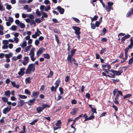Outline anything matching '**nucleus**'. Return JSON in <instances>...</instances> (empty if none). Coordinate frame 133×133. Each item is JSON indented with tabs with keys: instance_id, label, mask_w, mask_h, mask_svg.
Segmentation results:
<instances>
[{
	"instance_id": "6",
	"label": "nucleus",
	"mask_w": 133,
	"mask_h": 133,
	"mask_svg": "<svg viewBox=\"0 0 133 133\" xmlns=\"http://www.w3.org/2000/svg\"><path fill=\"white\" fill-rule=\"evenodd\" d=\"M67 60L69 62L71 63H72V62H76V60L75 58H72V56H71L70 54L68 55L67 57Z\"/></svg>"
},
{
	"instance_id": "19",
	"label": "nucleus",
	"mask_w": 133,
	"mask_h": 133,
	"mask_svg": "<svg viewBox=\"0 0 133 133\" xmlns=\"http://www.w3.org/2000/svg\"><path fill=\"white\" fill-rule=\"evenodd\" d=\"M105 9L107 12H109L111 10H113V9L112 7H111L107 5L105 7Z\"/></svg>"
},
{
	"instance_id": "37",
	"label": "nucleus",
	"mask_w": 133,
	"mask_h": 133,
	"mask_svg": "<svg viewBox=\"0 0 133 133\" xmlns=\"http://www.w3.org/2000/svg\"><path fill=\"white\" fill-rule=\"evenodd\" d=\"M76 50L75 49H72L71 51V55H71V56H74Z\"/></svg>"
},
{
	"instance_id": "63",
	"label": "nucleus",
	"mask_w": 133,
	"mask_h": 133,
	"mask_svg": "<svg viewBox=\"0 0 133 133\" xmlns=\"http://www.w3.org/2000/svg\"><path fill=\"white\" fill-rule=\"evenodd\" d=\"M105 51V49H102L100 52V54H103V53Z\"/></svg>"
},
{
	"instance_id": "43",
	"label": "nucleus",
	"mask_w": 133,
	"mask_h": 133,
	"mask_svg": "<svg viewBox=\"0 0 133 133\" xmlns=\"http://www.w3.org/2000/svg\"><path fill=\"white\" fill-rule=\"evenodd\" d=\"M38 121V119H36L34 120L32 122H31L30 124L31 125H34L35 123L36 122Z\"/></svg>"
},
{
	"instance_id": "53",
	"label": "nucleus",
	"mask_w": 133,
	"mask_h": 133,
	"mask_svg": "<svg viewBox=\"0 0 133 133\" xmlns=\"http://www.w3.org/2000/svg\"><path fill=\"white\" fill-rule=\"evenodd\" d=\"M110 75H109V76H108V77H109L110 78H115V74H112L111 73H109Z\"/></svg>"
},
{
	"instance_id": "58",
	"label": "nucleus",
	"mask_w": 133,
	"mask_h": 133,
	"mask_svg": "<svg viewBox=\"0 0 133 133\" xmlns=\"http://www.w3.org/2000/svg\"><path fill=\"white\" fill-rule=\"evenodd\" d=\"M113 3L109 2L107 3V5L111 7H112V6L113 5Z\"/></svg>"
},
{
	"instance_id": "3",
	"label": "nucleus",
	"mask_w": 133,
	"mask_h": 133,
	"mask_svg": "<svg viewBox=\"0 0 133 133\" xmlns=\"http://www.w3.org/2000/svg\"><path fill=\"white\" fill-rule=\"evenodd\" d=\"M15 22V23L19 26L21 28H24L25 27V25L24 24L20 22L19 20L16 19Z\"/></svg>"
},
{
	"instance_id": "18",
	"label": "nucleus",
	"mask_w": 133,
	"mask_h": 133,
	"mask_svg": "<svg viewBox=\"0 0 133 133\" xmlns=\"http://www.w3.org/2000/svg\"><path fill=\"white\" fill-rule=\"evenodd\" d=\"M78 111L77 108H75L72 110V111L70 112V113L72 115H74L76 114Z\"/></svg>"
},
{
	"instance_id": "51",
	"label": "nucleus",
	"mask_w": 133,
	"mask_h": 133,
	"mask_svg": "<svg viewBox=\"0 0 133 133\" xmlns=\"http://www.w3.org/2000/svg\"><path fill=\"white\" fill-rule=\"evenodd\" d=\"M40 42L37 39L35 41V44L36 46H38Z\"/></svg>"
},
{
	"instance_id": "14",
	"label": "nucleus",
	"mask_w": 133,
	"mask_h": 133,
	"mask_svg": "<svg viewBox=\"0 0 133 133\" xmlns=\"http://www.w3.org/2000/svg\"><path fill=\"white\" fill-rule=\"evenodd\" d=\"M18 99L19 100L18 103V107H21L25 103L24 101L23 100L21 99L20 98H18Z\"/></svg>"
},
{
	"instance_id": "28",
	"label": "nucleus",
	"mask_w": 133,
	"mask_h": 133,
	"mask_svg": "<svg viewBox=\"0 0 133 133\" xmlns=\"http://www.w3.org/2000/svg\"><path fill=\"white\" fill-rule=\"evenodd\" d=\"M31 80V78L30 77L26 78L25 79L26 83L27 84L30 83Z\"/></svg>"
},
{
	"instance_id": "15",
	"label": "nucleus",
	"mask_w": 133,
	"mask_h": 133,
	"mask_svg": "<svg viewBox=\"0 0 133 133\" xmlns=\"http://www.w3.org/2000/svg\"><path fill=\"white\" fill-rule=\"evenodd\" d=\"M57 10L59 11L60 14H63L64 10L63 8H61V7L60 6H58L57 7Z\"/></svg>"
},
{
	"instance_id": "29",
	"label": "nucleus",
	"mask_w": 133,
	"mask_h": 133,
	"mask_svg": "<svg viewBox=\"0 0 133 133\" xmlns=\"http://www.w3.org/2000/svg\"><path fill=\"white\" fill-rule=\"evenodd\" d=\"M133 14V12H132L130 10L127 13L126 15V16L127 17H129L132 14Z\"/></svg>"
},
{
	"instance_id": "25",
	"label": "nucleus",
	"mask_w": 133,
	"mask_h": 133,
	"mask_svg": "<svg viewBox=\"0 0 133 133\" xmlns=\"http://www.w3.org/2000/svg\"><path fill=\"white\" fill-rule=\"evenodd\" d=\"M60 82V80L59 79H58L57 80L56 82L55 83V87H56V88L58 87Z\"/></svg>"
},
{
	"instance_id": "45",
	"label": "nucleus",
	"mask_w": 133,
	"mask_h": 133,
	"mask_svg": "<svg viewBox=\"0 0 133 133\" xmlns=\"http://www.w3.org/2000/svg\"><path fill=\"white\" fill-rule=\"evenodd\" d=\"M50 8L49 6L48 5L46 7H45L44 10L45 11H47L48 10L50 9Z\"/></svg>"
},
{
	"instance_id": "41",
	"label": "nucleus",
	"mask_w": 133,
	"mask_h": 133,
	"mask_svg": "<svg viewBox=\"0 0 133 133\" xmlns=\"http://www.w3.org/2000/svg\"><path fill=\"white\" fill-rule=\"evenodd\" d=\"M36 13L37 15L39 16H41L42 15L41 13L39 11L38 9L36 10Z\"/></svg>"
},
{
	"instance_id": "26",
	"label": "nucleus",
	"mask_w": 133,
	"mask_h": 133,
	"mask_svg": "<svg viewBox=\"0 0 133 133\" xmlns=\"http://www.w3.org/2000/svg\"><path fill=\"white\" fill-rule=\"evenodd\" d=\"M17 29V27L15 25H13L12 26L11 28H10V29L13 31H15Z\"/></svg>"
},
{
	"instance_id": "11",
	"label": "nucleus",
	"mask_w": 133,
	"mask_h": 133,
	"mask_svg": "<svg viewBox=\"0 0 133 133\" xmlns=\"http://www.w3.org/2000/svg\"><path fill=\"white\" fill-rule=\"evenodd\" d=\"M11 106H8L7 107L5 108L3 110V112L4 114H6V113L9 111L11 110Z\"/></svg>"
},
{
	"instance_id": "64",
	"label": "nucleus",
	"mask_w": 133,
	"mask_h": 133,
	"mask_svg": "<svg viewBox=\"0 0 133 133\" xmlns=\"http://www.w3.org/2000/svg\"><path fill=\"white\" fill-rule=\"evenodd\" d=\"M77 101L75 99L72 100L71 102V103L73 104H76L77 103Z\"/></svg>"
},
{
	"instance_id": "52",
	"label": "nucleus",
	"mask_w": 133,
	"mask_h": 133,
	"mask_svg": "<svg viewBox=\"0 0 133 133\" xmlns=\"http://www.w3.org/2000/svg\"><path fill=\"white\" fill-rule=\"evenodd\" d=\"M42 13L43 16L44 17L46 18L48 17V15L45 12H42Z\"/></svg>"
},
{
	"instance_id": "30",
	"label": "nucleus",
	"mask_w": 133,
	"mask_h": 133,
	"mask_svg": "<svg viewBox=\"0 0 133 133\" xmlns=\"http://www.w3.org/2000/svg\"><path fill=\"white\" fill-rule=\"evenodd\" d=\"M5 6H6V9L8 10H10L11 9L12 7L9 4H8V3H6L5 4Z\"/></svg>"
},
{
	"instance_id": "7",
	"label": "nucleus",
	"mask_w": 133,
	"mask_h": 133,
	"mask_svg": "<svg viewBox=\"0 0 133 133\" xmlns=\"http://www.w3.org/2000/svg\"><path fill=\"white\" fill-rule=\"evenodd\" d=\"M29 58L28 56H25L22 63L24 66L26 65L29 62Z\"/></svg>"
},
{
	"instance_id": "50",
	"label": "nucleus",
	"mask_w": 133,
	"mask_h": 133,
	"mask_svg": "<svg viewBox=\"0 0 133 133\" xmlns=\"http://www.w3.org/2000/svg\"><path fill=\"white\" fill-rule=\"evenodd\" d=\"M2 43L4 45H6L8 44V41L7 40H3Z\"/></svg>"
},
{
	"instance_id": "49",
	"label": "nucleus",
	"mask_w": 133,
	"mask_h": 133,
	"mask_svg": "<svg viewBox=\"0 0 133 133\" xmlns=\"http://www.w3.org/2000/svg\"><path fill=\"white\" fill-rule=\"evenodd\" d=\"M13 19L12 17H8V21L12 23L13 22Z\"/></svg>"
},
{
	"instance_id": "59",
	"label": "nucleus",
	"mask_w": 133,
	"mask_h": 133,
	"mask_svg": "<svg viewBox=\"0 0 133 133\" xmlns=\"http://www.w3.org/2000/svg\"><path fill=\"white\" fill-rule=\"evenodd\" d=\"M59 90L60 91L61 94H63V88L61 87H60L59 88Z\"/></svg>"
},
{
	"instance_id": "5",
	"label": "nucleus",
	"mask_w": 133,
	"mask_h": 133,
	"mask_svg": "<svg viewBox=\"0 0 133 133\" xmlns=\"http://www.w3.org/2000/svg\"><path fill=\"white\" fill-rule=\"evenodd\" d=\"M26 22L28 23H30L31 25L34 24L35 26L36 25V23L33 19H30V18H26L25 19Z\"/></svg>"
},
{
	"instance_id": "12",
	"label": "nucleus",
	"mask_w": 133,
	"mask_h": 133,
	"mask_svg": "<svg viewBox=\"0 0 133 133\" xmlns=\"http://www.w3.org/2000/svg\"><path fill=\"white\" fill-rule=\"evenodd\" d=\"M45 49L43 48H39L36 54L38 57L41 54L43 53Z\"/></svg>"
},
{
	"instance_id": "1",
	"label": "nucleus",
	"mask_w": 133,
	"mask_h": 133,
	"mask_svg": "<svg viewBox=\"0 0 133 133\" xmlns=\"http://www.w3.org/2000/svg\"><path fill=\"white\" fill-rule=\"evenodd\" d=\"M35 70V63H31L28 65L25 73L26 74H31L32 72H34Z\"/></svg>"
},
{
	"instance_id": "27",
	"label": "nucleus",
	"mask_w": 133,
	"mask_h": 133,
	"mask_svg": "<svg viewBox=\"0 0 133 133\" xmlns=\"http://www.w3.org/2000/svg\"><path fill=\"white\" fill-rule=\"evenodd\" d=\"M129 49L128 48H126L125 49L124 55L125 57H128V52L129 51Z\"/></svg>"
},
{
	"instance_id": "2",
	"label": "nucleus",
	"mask_w": 133,
	"mask_h": 133,
	"mask_svg": "<svg viewBox=\"0 0 133 133\" xmlns=\"http://www.w3.org/2000/svg\"><path fill=\"white\" fill-rule=\"evenodd\" d=\"M35 48H32L30 51V53L29 55L30 56V57L31 60L34 61L36 58L34 57L35 55L34 52L35 51Z\"/></svg>"
},
{
	"instance_id": "22",
	"label": "nucleus",
	"mask_w": 133,
	"mask_h": 133,
	"mask_svg": "<svg viewBox=\"0 0 133 133\" xmlns=\"http://www.w3.org/2000/svg\"><path fill=\"white\" fill-rule=\"evenodd\" d=\"M4 93L5 94L6 96L8 97H10L11 93L9 90H8L7 91H5Z\"/></svg>"
},
{
	"instance_id": "40",
	"label": "nucleus",
	"mask_w": 133,
	"mask_h": 133,
	"mask_svg": "<svg viewBox=\"0 0 133 133\" xmlns=\"http://www.w3.org/2000/svg\"><path fill=\"white\" fill-rule=\"evenodd\" d=\"M55 36L56 40L57 43V44H58L59 43V39L57 35H55Z\"/></svg>"
},
{
	"instance_id": "48",
	"label": "nucleus",
	"mask_w": 133,
	"mask_h": 133,
	"mask_svg": "<svg viewBox=\"0 0 133 133\" xmlns=\"http://www.w3.org/2000/svg\"><path fill=\"white\" fill-rule=\"evenodd\" d=\"M14 41L16 43H18L19 41V39L18 38L14 37Z\"/></svg>"
},
{
	"instance_id": "20",
	"label": "nucleus",
	"mask_w": 133,
	"mask_h": 133,
	"mask_svg": "<svg viewBox=\"0 0 133 133\" xmlns=\"http://www.w3.org/2000/svg\"><path fill=\"white\" fill-rule=\"evenodd\" d=\"M44 109L43 107H38L36 108V110L37 112L38 113H40Z\"/></svg>"
},
{
	"instance_id": "17",
	"label": "nucleus",
	"mask_w": 133,
	"mask_h": 133,
	"mask_svg": "<svg viewBox=\"0 0 133 133\" xmlns=\"http://www.w3.org/2000/svg\"><path fill=\"white\" fill-rule=\"evenodd\" d=\"M39 94V92L37 91L34 92L32 94V96L35 98H36L38 97Z\"/></svg>"
},
{
	"instance_id": "36",
	"label": "nucleus",
	"mask_w": 133,
	"mask_h": 133,
	"mask_svg": "<svg viewBox=\"0 0 133 133\" xmlns=\"http://www.w3.org/2000/svg\"><path fill=\"white\" fill-rule=\"evenodd\" d=\"M35 22L37 23H39L41 22V21L40 18H36L35 19Z\"/></svg>"
},
{
	"instance_id": "16",
	"label": "nucleus",
	"mask_w": 133,
	"mask_h": 133,
	"mask_svg": "<svg viewBox=\"0 0 133 133\" xmlns=\"http://www.w3.org/2000/svg\"><path fill=\"white\" fill-rule=\"evenodd\" d=\"M27 45V42L26 41H24L22 44H20V45L23 48H24Z\"/></svg>"
},
{
	"instance_id": "61",
	"label": "nucleus",
	"mask_w": 133,
	"mask_h": 133,
	"mask_svg": "<svg viewBox=\"0 0 133 133\" xmlns=\"http://www.w3.org/2000/svg\"><path fill=\"white\" fill-rule=\"evenodd\" d=\"M128 58L127 57H125L124 58L123 60L121 61V62L120 63H122L125 62L126 61V60Z\"/></svg>"
},
{
	"instance_id": "38",
	"label": "nucleus",
	"mask_w": 133,
	"mask_h": 133,
	"mask_svg": "<svg viewBox=\"0 0 133 133\" xmlns=\"http://www.w3.org/2000/svg\"><path fill=\"white\" fill-rule=\"evenodd\" d=\"M24 92L26 94L29 95H30L31 94V93L30 91L27 89H25Z\"/></svg>"
},
{
	"instance_id": "23",
	"label": "nucleus",
	"mask_w": 133,
	"mask_h": 133,
	"mask_svg": "<svg viewBox=\"0 0 133 133\" xmlns=\"http://www.w3.org/2000/svg\"><path fill=\"white\" fill-rule=\"evenodd\" d=\"M32 45H29L27 47L25 48V50H24V52H27L30 49L31 47L32 46Z\"/></svg>"
},
{
	"instance_id": "46",
	"label": "nucleus",
	"mask_w": 133,
	"mask_h": 133,
	"mask_svg": "<svg viewBox=\"0 0 133 133\" xmlns=\"http://www.w3.org/2000/svg\"><path fill=\"white\" fill-rule=\"evenodd\" d=\"M72 18L77 23H79L80 22L79 20L77 18L75 17H72Z\"/></svg>"
},
{
	"instance_id": "21",
	"label": "nucleus",
	"mask_w": 133,
	"mask_h": 133,
	"mask_svg": "<svg viewBox=\"0 0 133 133\" xmlns=\"http://www.w3.org/2000/svg\"><path fill=\"white\" fill-rule=\"evenodd\" d=\"M24 9L27 10L28 12H30L31 11V9L30 8L28 7V5H25L24 7Z\"/></svg>"
},
{
	"instance_id": "60",
	"label": "nucleus",
	"mask_w": 133,
	"mask_h": 133,
	"mask_svg": "<svg viewBox=\"0 0 133 133\" xmlns=\"http://www.w3.org/2000/svg\"><path fill=\"white\" fill-rule=\"evenodd\" d=\"M91 28L92 29H94L95 28L96 26L94 24H92V22L91 23Z\"/></svg>"
},
{
	"instance_id": "42",
	"label": "nucleus",
	"mask_w": 133,
	"mask_h": 133,
	"mask_svg": "<svg viewBox=\"0 0 133 133\" xmlns=\"http://www.w3.org/2000/svg\"><path fill=\"white\" fill-rule=\"evenodd\" d=\"M75 122L74 121H73V123L71 125V127L74 129V131L73 132H75V131L76 130V129L73 126L75 124Z\"/></svg>"
},
{
	"instance_id": "39",
	"label": "nucleus",
	"mask_w": 133,
	"mask_h": 133,
	"mask_svg": "<svg viewBox=\"0 0 133 133\" xmlns=\"http://www.w3.org/2000/svg\"><path fill=\"white\" fill-rule=\"evenodd\" d=\"M54 73L51 71H50V72L48 75L47 76L48 78L51 77L53 75Z\"/></svg>"
},
{
	"instance_id": "55",
	"label": "nucleus",
	"mask_w": 133,
	"mask_h": 133,
	"mask_svg": "<svg viewBox=\"0 0 133 133\" xmlns=\"http://www.w3.org/2000/svg\"><path fill=\"white\" fill-rule=\"evenodd\" d=\"M21 48L20 47H19L17 48L15 50L16 52L17 53L19 52L21 50Z\"/></svg>"
},
{
	"instance_id": "13",
	"label": "nucleus",
	"mask_w": 133,
	"mask_h": 133,
	"mask_svg": "<svg viewBox=\"0 0 133 133\" xmlns=\"http://www.w3.org/2000/svg\"><path fill=\"white\" fill-rule=\"evenodd\" d=\"M35 101V99L34 98L30 99L29 101L27 102L26 103L29 105L31 106L34 104Z\"/></svg>"
},
{
	"instance_id": "62",
	"label": "nucleus",
	"mask_w": 133,
	"mask_h": 133,
	"mask_svg": "<svg viewBox=\"0 0 133 133\" xmlns=\"http://www.w3.org/2000/svg\"><path fill=\"white\" fill-rule=\"evenodd\" d=\"M4 10L5 9L3 7L2 5L0 4V10L2 11Z\"/></svg>"
},
{
	"instance_id": "47",
	"label": "nucleus",
	"mask_w": 133,
	"mask_h": 133,
	"mask_svg": "<svg viewBox=\"0 0 133 133\" xmlns=\"http://www.w3.org/2000/svg\"><path fill=\"white\" fill-rule=\"evenodd\" d=\"M2 99L3 101L5 102H6L8 100V98H7L5 97H2Z\"/></svg>"
},
{
	"instance_id": "57",
	"label": "nucleus",
	"mask_w": 133,
	"mask_h": 133,
	"mask_svg": "<svg viewBox=\"0 0 133 133\" xmlns=\"http://www.w3.org/2000/svg\"><path fill=\"white\" fill-rule=\"evenodd\" d=\"M131 95V94H128L124 96V99H125L126 98H128L130 97Z\"/></svg>"
},
{
	"instance_id": "54",
	"label": "nucleus",
	"mask_w": 133,
	"mask_h": 133,
	"mask_svg": "<svg viewBox=\"0 0 133 133\" xmlns=\"http://www.w3.org/2000/svg\"><path fill=\"white\" fill-rule=\"evenodd\" d=\"M93 113H92L91 115L88 118V120H91L94 118V116L93 115Z\"/></svg>"
},
{
	"instance_id": "8",
	"label": "nucleus",
	"mask_w": 133,
	"mask_h": 133,
	"mask_svg": "<svg viewBox=\"0 0 133 133\" xmlns=\"http://www.w3.org/2000/svg\"><path fill=\"white\" fill-rule=\"evenodd\" d=\"M73 29L75 31V33L76 35H79L80 34V28L77 26H73Z\"/></svg>"
},
{
	"instance_id": "9",
	"label": "nucleus",
	"mask_w": 133,
	"mask_h": 133,
	"mask_svg": "<svg viewBox=\"0 0 133 133\" xmlns=\"http://www.w3.org/2000/svg\"><path fill=\"white\" fill-rule=\"evenodd\" d=\"M25 68H21L19 70V71L18 72V74L21 76H23L25 72Z\"/></svg>"
},
{
	"instance_id": "24",
	"label": "nucleus",
	"mask_w": 133,
	"mask_h": 133,
	"mask_svg": "<svg viewBox=\"0 0 133 133\" xmlns=\"http://www.w3.org/2000/svg\"><path fill=\"white\" fill-rule=\"evenodd\" d=\"M18 96L19 97V98H20L22 99H25L27 98V97L25 95H22L21 94H19L18 95Z\"/></svg>"
},
{
	"instance_id": "33",
	"label": "nucleus",
	"mask_w": 133,
	"mask_h": 133,
	"mask_svg": "<svg viewBox=\"0 0 133 133\" xmlns=\"http://www.w3.org/2000/svg\"><path fill=\"white\" fill-rule=\"evenodd\" d=\"M43 56L44 58H45L49 59L50 58V55L48 54H43Z\"/></svg>"
},
{
	"instance_id": "35",
	"label": "nucleus",
	"mask_w": 133,
	"mask_h": 133,
	"mask_svg": "<svg viewBox=\"0 0 133 133\" xmlns=\"http://www.w3.org/2000/svg\"><path fill=\"white\" fill-rule=\"evenodd\" d=\"M57 88H56V87H54V86H53L51 88V90L52 92H56V91L57 89Z\"/></svg>"
},
{
	"instance_id": "34",
	"label": "nucleus",
	"mask_w": 133,
	"mask_h": 133,
	"mask_svg": "<svg viewBox=\"0 0 133 133\" xmlns=\"http://www.w3.org/2000/svg\"><path fill=\"white\" fill-rule=\"evenodd\" d=\"M35 34H36V36H39L40 35V34H42V33L41 32L38 30V29L37 30V32H35Z\"/></svg>"
},
{
	"instance_id": "32",
	"label": "nucleus",
	"mask_w": 133,
	"mask_h": 133,
	"mask_svg": "<svg viewBox=\"0 0 133 133\" xmlns=\"http://www.w3.org/2000/svg\"><path fill=\"white\" fill-rule=\"evenodd\" d=\"M23 131H20L19 133H26V128L25 126L24 125L23 127Z\"/></svg>"
},
{
	"instance_id": "56",
	"label": "nucleus",
	"mask_w": 133,
	"mask_h": 133,
	"mask_svg": "<svg viewBox=\"0 0 133 133\" xmlns=\"http://www.w3.org/2000/svg\"><path fill=\"white\" fill-rule=\"evenodd\" d=\"M133 62V57H132L131 58H130L128 64H131Z\"/></svg>"
},
{
	"instance_id": "10",
	"label": "nucleus",
	"mask_w": 133,
	"mask_h": 133,
	"mask_svg": "<svg viewBox=\"0 0 133 133\" xmlns=\"http://www.w3.org/2000/svg\"><path fill=\"white\" fill-rule=\"evenodd\" d=\"M130 36V35L129 34L124 36L123 37H122L121 39V43H124L125 40L128 38Z\"/></svg>"
},
{
	"instance_id": "44",
	"label": "nucleus",
	"mask_w": 133,
	"mask_h": 133,
	"mask_svg": "<svg viewBox=\"0 0 133 133\" xmlns=\"http://www.w3.org/2000/svg\"><path fill=\"white\" fill-rule=\"evenodd\" d=\"M50 107V105H49L47 104H43L42 105V107L44 109L45 108H49Z\"/></svg>"
},
{
	"instance_id": "31",
	"label": "nucleus",
	"mask_w": 133,
	"mask_h": 133,
	"mask_svg": "<svg viewBox=\"0 0 133 133\" xmlns=\"http://www.w3.org/2000/svg\"><path fill=\"white\" fill-rule=\"evenodd\" d=\"M58 127H60L61 125V121L60 120H58L55 124Z\"/></svg>"
},
{
	"instance_id": "4",
	"label": "nucleus",
	"mask_w": 133,
	"mask_h": 133,
	"mask_svg": "<svg viewBox=\"0 0 133 133\" xmlns=\"http://www.w3.org/2000/svg\"><path fill=\"white\" fill-rule=\"evenodd\" d=\"M109 71L111 72L114 74H115V75L117 76H119L121 75V74L122 72V70L121 71H116L114 70L113 69H111Z\"/></svg>"
}]
</instances>
